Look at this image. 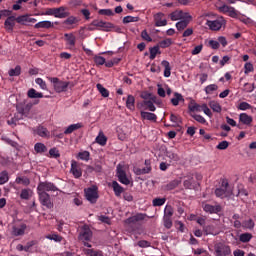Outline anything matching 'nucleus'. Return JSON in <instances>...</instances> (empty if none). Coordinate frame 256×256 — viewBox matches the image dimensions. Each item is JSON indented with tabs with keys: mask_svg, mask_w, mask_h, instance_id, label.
<instances>
[{
	"mask_svg": "<svg viewBox=\"0 0 256 256\" xmlns=\"http://www.w3.org/2000/svg\"><path fill=\"white\" fill-rule=\"evenodd\" d=\"M225 20H223V17L216 19V20H208L206 22V25L209 26L211 31H219L223 27V23Z\"/></svg>",
	"mask_w": 256,
	"mask_h": 256,
	"instance_id": "4468645a",
	"label": "nucleus"
},
{
	"mask_svg": "<svg viewBox=\"0 0 256 256\" xmlns=\"http://www.w3.org/2000/svg\"><path fill=\"white\" fill-rule=\"evenodd\" d=\"M48 80L53 84L54 91L56 93H65L67 92V89H71L73 87V84L71 82L60 80L57 77H48Z\"/></svg>",
	"mask_w": 256,
	"mask_h": 256,
	"instance_id": "f03ea898",
	"label": "nucleus"
},
{
	"mask_svg": "<svg viewBox=\"0 0 256 256\" xmlns=\"http://www.w3.org/2000/svg\"><path fill=\"white\" fill-rule=\"evenodd\" d=\"M251 239H253V234L251 233H242L239 236V241H241V243H249V241H251Z\"/></svg>",
	"mask_w": 256,
	"mask_h": 256,
	"instance_id": "e433bc0d",
	"label": "nucleus"
},
{
	"mask_svg": "<svg viewBox=\"0 0 256 256\" xmlns=\"http://www.w3.org/2000/svg\"><path fill=\"white\" fill-rule=\"evenodd\" d=\"M162 67H164V77H171V64H169V61L163 60L161 62Z\"/></svg>",
	"mask_w": 256,
	"mask_h": 256,
	"instance_id": "c756f323",
	"label": "nucleus"
},
{
	"mask_svg": "<svg viewBox=\"0 0 256 256\" xmlns=\"http://www.w3.org/2000/svg\"><path fill=\"white\" fill-rule=\"evenodd\" d=\"M35 83L36 85H39L40 89L47 91V82H45L42 78H36Z\"/></svg>",
	"mask_w": 256,
	"mask_h": 256,
	"instance_id": "e2e57ef3",
	"label": "nucleus"
},
{
	"mask_svg": "<svg viewBox=\"0 0 256 256\" xmlns=\"http://www.w3.org/2000/svg\"><path fill=\"white\" fill-rule=\"evenodd\" d=\"M217 89H219V86H217V84H210L205 87L204 91L206 95H213V92L217 91Z\"/></svg>",
	"mask_w": 256,
	"mask_h": 256,
	"instance_id": "a19ab883",
	"label": "nucleus"
},
{
	"mask_svg": "<svg viewBox=\"0 0 256 256\" xmlns=\"http://www.w3.org/2000/svg\"><path fill=\"white\" fill-rule=\"evenodd\" d=\"M15 16H9L4 22V29L8 31V33H13V29H15Z\"/></svg>",
	"mask_w": 256,
	"mask_h": 256,
	"instance_id": "aec40b11",
	"label": "nucleus"
},
{
	"mask_svg": "<svg viewBox=\"0 0 256 256\" xmlns=\"http://www.w3.org/2000/svg\"><path fill=\"white\" fill-rule=\"evenodd\" d=\"M92 238L93 232L91 231V228H89L87 225H84L78 237L79 241H91Z\"/></svg>",
	"mask_w": 256,
	"mask_h": 256,
	"instance_id": "9d476101",
	"label": "nucleus"
},
{
	"mask_svg": "<svg viewBox=\"0 0 256 256\" xmlns=\"http://www.w3.org/2000/svg\"><path fill=\"white\" fill-rule=\"evenodd\" d=\"M27 95L29 99H43V93L37 92L35 88H31L28 90Z\"/></svg>",
	"mask_w": 256,
	"mask_h": 256,
	"instance_id": "cd10ccee",
	"label": "nucleus"
},
{
	"mask_svg": "<svg viewBox=\"0 0 256 256\" xmlns=\"http://www.w3.org/2000/svg\"><path fill=\"white\" fill-rule=\"evenodd\" d=\"M116 177H118V181L122 183V185H129V183H131L127 177V166L123 164H118L116 169Z\"/></svg>",
	"mask_w": 256,
	"mask_h": 256,
	"instance_id": "20e7f679",
	"label": "nucleus"
},
{
	"mask_svg": "<svg viewBox=\"0 0 256 256\" xmlns=\"http://www.w3.org/2000/svg\"><path fill=\"white\" fill-rule=\"evenodd\" d=\"M144 104H146V109H148V111H152V112L157 111V107H155V104H153V101L144 100Z\"/></svg>",
	"mask_w": 256,
	"mask_h": 256,
	"instance_id": "680f3d73",
	"label": "nucleus"
},
{
	"mask_svg": "<svg viewBox=\"0 0 256 256\" xmlns=\"http://www.w3.org/2000/svg\"><path fill=\"white\" fill-rule=\"evenodd\" d=\"M183 185L185 189H197L199 187V182L195 181L193 175L185 176Z\"/></svg>",
	"mask_w": 256,
	"mask_h": 256,
	"instance_id": "ddd939ff",
	"label": "nucleus"
},
{
	"mask_svg": "<svg viewBox=\"0 0 256 256\" xmlns=\"http://www.w3.org/2000/svg\"><path fill=\"white\" fill-rule=\"evenodd\" d=\"M113 191L116 195V197H121V193H123V188L117 181L112 182Z\"/></svg>",
	"mask_w": 256,
	"mask_h": 256,
	"instance_id": "473e14b6",
	"label": "nucleus"
},
{
	"mask_svg": "<svg viewBox=\"0 0 256 256\" xmlns=\"http://www.w3.org/2000/svg\"><path fill=\"white\" fill-rule=\"evenodd\" d=\"M214 253L216 256L231 255V247L225 243L219 242L214 246Z\"/></svg>",
	"mask_w": 256,
	"mask_h": 256,
	"instance_id": "423d86ee",
	"label": "nucleus"
},
{
	"mask_svg": "<svg viewBox=\"0 0 256 256\" xmlns=\"http://www.w3.org/2000/svg\"><path fill=\"white\" fill-rule=\"evenodd\" d=\"M201 111L208 117H213V113L211 112V109H209V106L207 104H202L201 105Z\"/></svg>",
	"mask_w": 256,
	"mask_h": 256,
	"instance_id": "69168bd1",
	"label": "nucleus"
},
{
	"mask_svg": "<svg viewBox=\"0 0 256 256\" xmlns=\"http://www.w3.org/2000/svg\"><path fill=\"white\" fill-rule=\"evenodd\" d=\"M39 201L43 207L47 209H53V201H51V196L47 192H38Z\"/></svg>",
	"mask_w": 256,
	"mask_h": 256,
	"instance_id": "6e6552de",
	"label": "nucleus"
},
{
	"mask_svg": "<svg viewBox=\"0 0 256 256\" xmlns=\"http://www.w3.org/2000/svg\"><path fill=\"white\" fill-rule=\"evenodd\" d=\"M171 21H179L181 19H192L191 15L183 10H176L169 15Z\"/></svg>",
	"mask_w": 256,
	"mask_h": 256,
	"instance_id": "f8f14e48",
	"label": "nucleus"
},
{
	"mask_svg": "<svg viewBox=\"0 0 256 256\" xmlns=\"http://www.w3.org/2000/svg\"><path fill=\"white\" fill-rule=\"evenodd\" d=\"M209 107L214 113H221L222 111L221 104L215 100L209 102Z\"/></svg>",
	"mask_w": 256,
	"mask_h": 256,
	"instance_id": "7c9ffc66",
	"label": "nucleus"
},
{
	"mask_svg": "<svg viewBox=\"0 0 256 256\" xmlns=\"http://www.w3.org/2000/svg\"><path fill=\"white\" fill-rule=\"evenodd\" d=\"M70 171L76 179H79V177L83 175V172L81 171V166H79V163L77 161L72 162Z\"/></svg>",
	"mask_w": 256,
	"mask_h": 256,
	"instance_id": "5701e85b",
	"label": "nucleus"
},
{
	"mask_svg": "<svg viewBox=\"0 0 256 256\" xmlns=\"http://www.w3.org/2000/svg\"><path fill=\"white\" fill-rule=\"evenodd\" d=\"M171 45H173V40L171 38H166L159 42L158 47H161V49H167V47H171Z\"/></svg>",
	"mask_w": 256,
	"mask_h": 256,
	"instance_id": "c9c22d12",
	"label": "nucleus"
},
{
	"mask_svg": "<svg viewBox=\"0 0 256 256\" xmlns=\"http://www.w3.org/2000/svg\"><path fill=\"white\" fill-rule=\"evenodd\" d=\"M34 151H36V153H47V146L43 143H36L34 145Z\"/></svg>",
	"mask_w": 256,
	"mask_h": 256,
	"instance_id": "ea45409f",
	"label": "nucleus"
},
{
	"mask_svg": "<svg viewBox=\"0 0 256 256\" xmlns=\"http://www.w3.org/2000/svg\"><path fill=\"white\" fill-rule=\"evenodd\" d=\"M174 107H177L179 103H185V98L181 93L175 92L174 97L170 100Z\"/></svg>",
	"mask_w": 256,
	"mask_h": 256,
	"instance_id": "a878e982",
	"label": "nucleus"
},
{
	"mask_svg": "<svg viewBox=\"0 0 256 256\" xmlns=\"http://www.w3.org/2000/svg\"><path fill=\"white\" fill-rule=\"evenodd\" d=\"M9 181V173L7 171H2L0 173V185H5Z\"/></svg>",
	"mask_w": 256,
	"mask_h": 256,
	"instance_id": "603ef678",
	"label": "nucleus"
},
{
	"mask_svg": "<svg viewBox=\"0 0 256 256\" xmlns=\"http://www.w3.org/2000/svg\"><path fill=\"white\" fill-rule=\"evenodd\" d=\"M189 111L195 113V111H201V105L197 104L195 101L190 102L188 105Z\"/></svg>",
	"mask_w": 256,
	"mask_h": 256,
	"instance_id": "8fccbe9b",
	"label": "nucleus"
},
{
	"mask_svg": "<svg viewBox=\"0 0 256 256\" xmlns=\"http://www.w3.org/2000/svg\"><path fill=\"white\" fill-rule=\"evenodd\" d=\"M36 133L39 137H47L49 131H47V128L40 126L37 128Z\"/></svg>",
	"mask_w": 256,
	"mask_h": 256,
	"instance_id": "bf43d9fd",
	"label": "nucleus"
},
{
	"mask_svg": "<svg viewBox=\"0 0 256 256\" xmlns=\"http://www.w3.org/2000/svg\"><path fill=\"white\" fill-rule=\"evenodd\" d=\"M53 22L49 20L40 21L34 25V29H51Z\"/></svg>",
	"mask_w": 256,
	"mask_h": 256,
	"instance_id": "bb28decb",
	"label": "nucleus"
},
{
	"mask_svg": "<svg viewBox=\"0 0 256 256\" xmlns=\"http://www.w3.org/2000/svg\"><path fill=\"white\" fill-rule=\"evenodd\" d=\"M237 109L240 111H247L249 109H253V106L247 102H240L239 105L237 106Z\"/></svg>",
	"mask_w": 256,
	"mask_h": 256,
	"instance_id": "864d4df0",
	"label": "nucleus"
},
{
	"mask_svg": "<svg viewBox=\"0 0 256 256\" xmlns=\"http://www.w3.org/2000/svg\"><path fill=\"white\" fill-rule=\"evenodd\" d=\"M89 152L88 151H83L78 153V159H81L82 161H89Z\"/></svg>",
	"mask_w": 256,
	"mask_h": 256,
	"instance_id": "338daca9",
	"label": "nucleus"
},
{
	"mask_svg": "<svg viewBox=\"0 0 256 256\" xmlns=\"http://www.w3.org/2000/svg\"><path fill=\"white\" fill-rule=\"evenodd\" d=\"M91 27H96L97 31L109 32L111 29H115V25L111 22H105L103 20H93Z\"/></svg>",
	"mask_w": 256,
	"mask_h": 256,
	"instance_id": "39448f33",
	"label": "nucleus"
},
{
	"mask_svg": "<svg viewBox=\"0 0 256 256\" xmlns=\"http://www.w3.org/2000/svg\"><path fill=\"white\" fill-rule=\"evenodd\" d=\"M239 122L242 123V125H251L253 123V117L248 115L247 113H241L239 115Z\"/></svg>",
	"mask_w": 256,
	"mask_h": 256,
	"instance_id": "b1692460",
	"label": "nucleus"
},
{
	"mask_svg": "<svg viewBox=\"0 0 256 256\" xmlns=\"http://www.w3.org/2000/svg\"><path fill=\"white\" fill-rule=\"evenodd\" d=\"M81 124L77 123V124H71L70 126L67 127V129L64 131L65 135H71V133H73V131H77V129H81Z\"/></svg>",
	"mask_w": 256,
	"mask_h": 256,
	"instance_id": "f704fd0d",
	"label": "nucleus"
},
{
	"mask_svg": "<svg viewBox=\"0 0 256 256\" xmlns=\"http://www.w3.org/2000/svg\"><path fill=\"white\" fill-rule=\"evenodd\" d=\"M202 209L205 211V213H219L221 211V206L220 205H211L207 204L205 202L202 203Z\"/></svg>",
	"mask_w": 256,
	"mask_h": 256,
	"instance_id": "6ab92c4d",
	"label": "nucleus"
},
{
	"mask_svg": "<svg viewBox=\"0 0 256 256\" xmlns=\"http://www.w3.org/2000/svg\"><path fill=\"white\" fill-rule=\"evenodd\" d=\"M173 213H174L173 206L167 205L165 207V209H164V217L172 218L173 217Z\"/></svg>",
	"mask_w": 256,
	"mask_h": 256,
	"instance_id": "052dcab7",
	"label": "nucleus"
},
{
	"mask_svg": "<svg viewBox=\"0 0 256 256\" xmlns=\"http://www.w3.org/2000/svg\"><path fill=\"white\" fill-rule=\"evenodd\" d=\"M145 219H147V214L138 213V214L128 218L126 220V223L128 225H137V223H139L140 221H145Z\"/></svg>",
	"mask_w": 256,
	"mask_h": 256,
	"instance_id": "dca6fc26",
	"label": "nucleus"
},
{
	"mask_svg": "<svg viewBox=\"0 0 256 256\" xmlns=\"http://www.w3.org/2000/svg\"><path fill=\"white\" fill-rule=\"evenodd\" d=\"M254 68H253V64L251 62H247L244 65V73L245 75H249V73H253Z\"/></svg>",
	"mask_w": 256,
	"mask_h": 256,
	"instance_id": "0e129e2a",
	"label": "nucleus"
},
{
	"mask_svg": "<svg viewBox=\"0 0 256 256\" xmlns=\"http://www.w3.org/2000/svg\"><path fill=\"white\" fill-rule=\"evenodd\" d=\"M219 11L220 13H228L229 17H232V19H237V17H239V11H237L235 7L227 4L220 6Z\"/></svg>",
	"mask_w": 256,
	"mask_h": 256,
	"instance_id": "1a4fd4ad",
	"label": "nucleus"
},
{
	"mask_svg": "<svg viewBox=\"0 0 256 256\" xmlns=\"http://www.w3.org/2000/svg\"><path fill=\"white\" fill-rule=\"evenodd\" d=\"M165 201H167L166 198H155L152 201V205H153V207H161V206L165 205Z\"/></svg>",
	"mask_w": 256,
	"mask_h": 256,
	"instance_id": "3c124183",
	"label": "nucleus"
},
{
	"mask_svg": "<svg viewBox=\"0 0 256 256\" xmlns=\"http://www.w3.org/2000/svg\"><path fill=\"white\" fill-rule=\"evenodd\" d=\"M15 182L17 183V185H25L27 187V185H29L31 183V181L29 180V178L27 177H17Z\"/></svg>",
	"mask_w": 256,
	"mask_h": 256,
	"instance_id": "de8ad7c7",
	"label": "nucleus"
},
{
	"mask_svg": "<svg viewBox=\"0 0 256 256\" xmlns=\"http://www.w3.org/2000/svg\"><path fill=\"white\" fill-rule=\"evenodd\" d=\"M38 193H47L49 191L55 192L59 191V188L51 182H40L37 187Z\"/></svg>",
	"mask_w": 256,
	"mask_h": 256,
	"instance_id": "0eeeda50",
	"label": "nucleus"
},
{
	"mask_svg": "<svg viewBox=\"0 0 256 256\" xmlns=\"http://www.w3.org/2000/svg\"><path fill=\"white\" fill-rule=\"evenodd\" d=\"M145 167H134L135 175H147V173H151V162L145 161Z\"/></svg>",
	"mask_w": 256,
	"mask_h": 256,
	"instance_id": "a211bd4d",
	"label": "nucleus"
},
{
	"mask_svg": "<svg viewBox=\"0 0 256 256\" xmlns=\"http://www.w3.org/2000/svg\"><path fill=\"white\" fill-rule=\"evenodd\" d=\"M96 89H98L102 97H105V98L109 97V90H107V88L103 87L101 84H97Z\"/></svg>",
	"mask_w": 256,
	"mask_h": 256,
	"instance_id": "09e8293b",
	"label": "nucleus"
},
{
	"mask_svg": "<svg viewBox=\"0 0 256 256\" xmlns=\"http://www.w3.org/2000/svg\"><path fill=\"white\" fill-rule=\"evenodd\" d=\"M99 15H104L106 17H113V15H115V12H113V10L111 9H100L98 11Z\"/></svg>",
	"mask_w": 256,
	"mask_h": 256,
	"instance_id": "13d9d810",
	"label": "nucleus"
},
{
	"mask_svg": "<svg viewBox=\"0 0 256 256\" xmlns=\"http://www.w3.org/2000/svg\"><path fill=\"white\" fill-rule=\"evenodd\" d=\"M49 157L51 159H59L61 157V153H59V150L54 147L49 150Z\"/></svg>",
	"mask_w": 256,
	"mask_h": 256,
	"instance_id": "49530a36",
	"label": "nucleus"
},
{
	"mask_svg": "<svg viewBox=\"0 0 256 256\" xmlns=\"http://www.w3.org/2000/svg\"><path fill=\"white\" fill-rule=\"evenodd\" d=\"M190 117H193L197 121V123H200L201 125H207V120L202 115L190 114Z\"/></svg>",
	"mask_w": 256,
	"mask_h": 256,
	"instance_id": "a18cd8bd",
	"label": "nucleus"
},
{
	"mask_svg": "<svg viewBox=\"0 0 256 256\" xmlns=\"http://www.w3.org/2000/svg\"><path fill=\"white\" fill-rule=\"evenodd\" d=\"M96 143L104 147V145H107V136H105L103 132H99L98 136L96 137Z\"/></svg>",
	"mask_w": 256,
	"mask_h": 256,
	"instance_id": "2f4dec72",
	"label": "nucleus"
},
{
	"mask_svg": "<svg viewBox=\"0 0 256 256\" xmlns=\"http://www.w3.org/2000/svg\"><path fill=\"white\" fill-rule=\"evenodd\" d=\"M170 121L172 123H175L176 125H181V123H183V120L181 119V116L175 115L173 113L170 115Z\"/></svg>",
	"mask_w": 256,
	"mask_h": 256,
	"instance_id": "6e6d98bb",
	"label": "nucleus"
},
{
	"mask_svg": "<svg viewBox=\"0 0 256 256\" xmlns=\"http://www.w3.org/2000/svg\"><path fill=\"white\" fill-rule=\"evenodd\" d=\"M192 18H182L181 21L176 23V28L178 31H183L184 29H187V26L189 23H191Z\"/></svg>",
	"mask_w": 256,
	"mask_h": 256,
	"instance_id": "393cba45",
	"label": "nucleus"
},
{
	"mask_svg": "<svg viewBox=\"0 0 256 256\" xmlns=\"http://www.w3.org/2000/svg\"><path fill=\"white\" fill-rule=\"evenodd\" d=\"M126 107L129 111H135V96L128 95L126 100Z\"/></svg>",
	"mask_w": 256,
	"mask_h": 256,
	"instance_id": "c85d7f7f",
	"label": "nucleus"
},
{
	"mask_svg": "<svg viewBox=\"0 0 256 256\" xmlns=\"http://www.w3.org/2000/svg\"><path fill=\"white\" fill-rule=\"evenodd\" d=\"M45 15H52L53 17H56V19H65L66 17H69L71 13L67 11L65 6H61L59 8H48Z\"/></svg>",
	"mask_w": 256,
	"mask_h": 256,
	"instance_id": "7ed1b4c3",
	"label": "nucleus"
},
{
	"mask_svg": "<svg viewBox=\"0 0 256 256\" xmlns=\"http://www.w3.org/2000/svg\"><path fill=\"white\" fill-rule=\"evenodd\" d=\"M8 75L10 77H19L21 75V66L17 65L14 69H10Z\"/></svg>",
	"mask_w": 256,
	"mask_h": 256,
	"instance_id": "79ce46f5",
	"label": "nucleus"
},
{
	"mask_svg": "<svg viewBox=\"0 0 256 256\" xmlns=\"http://www.w3.org/2000/svg\"><path fill=\"white\" fill-rule=\"evenodd\" d=\"M84 253L88 256H103V251L95 249H86L84 250Z\"/></svg>",
	"mask_w": 256,
	"mask_h": 256,
	"instance_id": "58836bf2",
	"label": "nucleus"
},
{
	"mask_svg": "<svg viewBox=\"0 0 256 256\" xmlns=\"http://www.w3.org/2000/svg\"><path fill=\"white\" fill-rule=\"evenodd\" d=\"M139 21V17L135 16H126L123 18L122 23L127 25L128 23H137Z\"/></svg>",
	"mask_w": 256,
	"mask_h": 256,
	"instance_id": "37998d69",
	"label": "nucleus"
},
{
	"mask_svg": "<svg viewBox=\"0 0 256 256\" xmlns=\"http://www.w3.org/2000/svg\"><path fill=\"white\" fill-rule=\"evenodd\" d=\"M67 17L68 18L64 20V25H77V23H79V18L71 16V14Z\"/></svg>",
	"mask_w": 256,
	"mask_h": 256,
	"instance_id": "4c0bfd02",
	"label": "nucleus"
},
{
	"mask_svg": "<svg viewBox=\"0 0 256 256\" xmlns=\"http://www.w3.org/2000/svg\"><path fill=\"white\" fill-rule=\"evenodd\" d=\"M34 245H37V241L31 240L27 242L26 245L24 246V251L26 253H33V251H31V248L34 247Z\"/></svg>",
	"mask_w": 256,
	"mask_h": 256,
	"instance_id": "5fc2aeb1",
	"label": "nucleus"
},
{
	"mask_svg": "<svg viewBox=\"0 0 256 256\" xmlns=\"http://www.w3.org/2000/svg\"><path fill=\"white\" fill-rule=\"evenodd\" d=\"M85 197L90 203H97L99 194L97 193V187L88 188L85 190Z\"/></svg>",
	"mask_w": 256,
	"mask_h": 256,
	"instance_id": "9b49d317",
	"label": "nucleus"
},
{
	"mask_svg": "<svg viewBox=\"0 0 256 256\" xmlns=\"http://www.w3.org/2000/svg\"><path fill=\"white\" fill-rule=\"evenodd\" d=\"M179 185H181V180H172L165 186V189L166 191H173V189H176Z\"/></svg>",
	"mask_w": 256,
	"mask_h": 256,
	"instance_id": "72a5a7b5",
	"label": "nucleus"
},
{
	"mask_svg": "<svg viewBox=\"0 0 256 256\" xmlns=\"http://www.w3.org/2000/svg\"><path fill=\"white\" fill-rule=\"evenodd\" d=\"M214 193L216 197L225 199V197H231V195H233V188L229 185V181L227 179H222L220 187L216 188Z\"/></svg>",
	"mask_w": 256,
	"mask_h": 256,
	"instance_id": "f257e3e1",
	"label": "nucleus"
},
{
	"mask_svg": "<svg viewBox=\"0 0 256 256\" xmlns=\"http://www.w3.org/2000/svg\"><path fill=\"white\" fill-rule=\"evenodd\" d=\"M140 117L143 121H152L157 123V114L151 112L140 111Z\"/></svg>",
	"mask_w": 256,
	"mask_h": 256,
	"instance_id": "4be33fe9",
	"label": "nucleus"
},
{
	"mask_svg": "<svg viewBox=\"0 0 256 256\" xmlns=\"http://www.w3.org/2000/svg\"><path fill=\"white\" fill-rule=\"evenodd\" d=\"M165 17V14L162 12H159L154 15V21H155V26L156 27H165L167 25V20L163 19Z\"/></svg>",
	"mask_w": 256,
	"mask_h": 256,
	"instance_id": "412c9836",
	"label": "nucleus"
},
{
	"mask_svg": "<svg viewBox=\"0 0 256 256\" xmlns=\"http://www.w3.org/2000/svg\"><path fill=\"white\" fill-rule=\"evenodd\" d=\"M25 231H27V224L25 223L12 227V235L14 237H23V235H25Z\"/></svg>",
	"mask_w": 256,
	"mask_h": 256,
	"instance_id": "2eb2a0df",
	"label": "nucleus"
},
{
	"mask_svg": "<svg viewBox=\"0 0 256 256\" xmlns=\"http://www.w3.org/2000/svg\"><path fill=\"white\" fill-rule=\"evenodd\" d=\"M163 222H164V227L166 229H171V227H173V219L171 217L164 216Z\"/></svg>",
	"mask_w": 256,
	"mask_h": 256,
	"instance_id": "4d7b16f0",
	"label": "nucleus"
},
{
	"mask_svg": "<svg viewBox=\"0 0 256 256\" xmlns=\"http://www.w3.org/2000/svg\"><path fill=\"white\" fill-rule=\"evenodd\" d=\"M157 54H161V51H159V46L156 45L154 47H151L149 59H151V61H153V59H155V57H157Z\"/></svg>",
	"mask_w": 256,
	"mask_h": 256,
	"instance_id": "c03bdc74",
	"label": "nucleus"
},
{
	"mask_svg": "<svg viewBox=\"0 0 256 256\" xmlns=\"http://www.w3.org/2000/svg\"><path fill=\"white\" fill-rule=\"evenodd\" d=\"M64 41H66V46L69 49H73L77 43V37L73 33H65Z\"/></svg>",
	"mask_w": 256,
	"mask_h": 256,
	"instance_id": "f3484780",
	"label": "nucleus"
},
{
	"mask_svg": "<svg viewBox=\"0 0 256 256\" xmlns=\"http://www.w3.org/2000/svg\"><path fill=\"white\" fill-rule=\"evenodd\" d=\"M94 63L96 65H105V57L102 56H95L94 57Z\"/></svg>",
	"mask_w": 256,
	"mask_h": 256,
	"instance_id": "774afa93",
	"label": "nucleus"
}]
</instances>
